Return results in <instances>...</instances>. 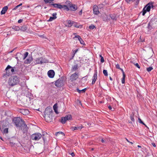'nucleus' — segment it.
Returning <instances> with one entry per match:
<instances>
[{
    "label": "nucleus",
    "instance_id": "obj_16",
    "mask_svg": "<svg viewBox=\"0 0 157 157\" xmlns=\"http://www.w3.org/2000/svg\"><path fill=\"white\" fill-rule=\"evenodd\" d=\"M51 5L53 6L54 7L56 8L60 9H62V5L59 3L52 4Z\"/></svg>",
    "mask_w": 157,
    "mask_h": 157
},
{
    "label": "nucleus",
    "instance_id": "obj_21",
    "mask_svg": "<svg viewBox=\"0 0 157 157\" xmlns=\"http://www.w3.org/2000/svg\"><path fill=\"white\" fill-rule=\"evenodd\" d=\"M82 128V125L78 126L77 125L75 127H72L71 128V129L73 131L76 130H81Z\"/></svg>",
    "mask_w": 157,
    "mask_h": 157
},
{
    "label": "nucleus",
    "instance_id": "obj_37",
    "mask_svg": "<svg viewBox=\"0 0 157 157\" xmlns=\"http://www.w3.org/2000/svg\"><path fill=\"white\" fill-rule=\"evenodd\" d=\"M153 69V68L152 67H150L147 68V70L148 72H150L151 70H152Z\"/></svg>",
    "mask_w": 157,
    "mask_h": 157
},
{
    "label": "nucleus",
    "instance_id": "obj_45",
    "mask_svg": "<svg viewBox=\"0 0 157 157\" xmlns=\"http://www.w3.org/2000/svg\"><path fill=\"white\" fill-rule=\"evenodd\" d=\"M54 0H44V1L45 3H48L50 1H53Z\"/></svg>",
    "mask_w": 157,
    "mask_h": 157
},
{
    "label": "nucleus",
    "instance_id": "obj_47",
    "mask_svg": "<svg viewBox=\"0 0 157 157\" xmlns=\"http://www.w3.org/2000/svg\"><path fill=\"white\" fill-rule=\"evenodd\" d=\"M73 25L75 27H76L77 28H79V26H78L77 25V24L76 23H75L74 24H73Z\"/></svg>",
    "mask_w": 157,
    "mask_h": 157
},
{
    "label": "nucleus",
    "instance_id": "obj_27",
    "mask_svg": "<svg viewBox=\"0 0 157 157\" xmlns=\"http://www.w3.org/2000/svg\"><path fill=\"white\" fill-rule=\"evenodd\" d=\"M134 113H132L130 115V118L132 120V121L134 122L135 121V120L134 118Z\"/></svg>",
    "mask_w": 157,
    "mask_h": 157
},
{
    "label": "nucleus",
    "instance_id": "obj_14",
    "mask_svg": "<svg viewBox=\"0 0 157 157\" xmlns=\"http://www.w3.org/2000/svg\"><path fill=\"white\" fill-rule=\"evenodd\" d=\"M93 10L94 14L97 15L99 13L98 8L97 5H95L93 6Z\"/></svg>",
    "mask_w": 157,
    "mask_h": 157
},
{
    "label": "nucleus",
    "instance_id": "obj_34",
    "mask_svg": "<svg viewBox=\"0 0 157 157\" xmlns=\"http://www.w3.org/2000/svg\"><path fill=\"white\" fill-rule=\"evenodd\" d=\"M6 122L5 121H3L1 123V124L3 128H4L6 126Z\"/></svg>",
    "mask_w": 157,
    "mask_h": 157
},
{
    "label": "nucleus",
    "instance_id": "obj_12",
    "mask_svg": "<svg viewBox=\"0 0 157 157\" xmlns=\"http://www.w3.org/2000/svg\"><path fill=\"white\" fill-rule=\"evenodd\" d=\"M53 113L52 108L50 106L47 107L44 111V115Z\"/></svg>",
    "mask_w": 157,
    "mask_h": 157
},
{
    "label": "nucleus",
    "instance_id": "obj_17",
    "mask_svg": "<svg viewBox=\"0 0 157 157\" xmlns=\"http://www.w3.org/2000/svg\"><path fill=\"white\" fill-rule=\"evenodd\" d=\"M20 112L24 115H27L29 113V111L27 109H21Z\"/></svg>",
    "mask_w": 157,
    "mask_h": 157
},
{
    "label": "nucleus",
    "instance_id": "obj_18",
    "mask_svg": "<svg viewBox=\"0 0 157 157\" xmlns=\"http://www.w3.org/2000/svg\"><path fill=\"white\" fill-rule=\"evenodd\" d=\"M32 60V56L29 57L25 61L24 63L25 64L30 63Z\"/></svg>",
    "mask_w": 157,
    "mask_h": 157
},
{
    "label": "nucleus",
    "instance_id": "obj_62",
    "mask_svg": "<svg viewBox=\"0 0 157 157\" xmlns=\"http://www.w3.org/2000/svg\"><path fill=\"white\" fill-rule=\"evenodd\" d=\"M101 142L102 143H104L105 142L104 140L103 139H102L101 140Z\"/></svg>",
    "mask_w": 157,
    "mask_h": 157
},
{
    "label": "nucleus",
    "instance_id": "obj_59",
    "mask_svg": "<svg viewBox=\"0 0 157 157\" xmlns=\"http://www.w3.org/2000/svg\"><path fill=\"white\" fill-rule=\"evenodd\" d=\"M27 98L26 99L27 101L28 100L29 101H30L31 99L30 98L27 97Z\"/></svg>",
    "mask_w": 157,
    "mask_h": 157
},
{
    "label": "nucleus",
    "instance_id": "obj_48",
    "mask_svg": "<svg viewBox=\"0 0 157 157\" xmlns=\"http://www.w3.org/2000/svg\"><path fill=\"white\" fill-rule=\"evenodd\" d=\"M116 67L117 68V69H120V65L119 64H117V65H116Z\"/></svg>",
    "mask_w": 157,
    "mask_h": 157
},
{
    "label": "nucleus",
    "instance_id": "obj_58",
    "mask_svg": "<svg viewBox=\"0 0 157 157\" xmlns=\"http://www.w3.org/2000/svg\"><path fill=\"white\" fill-rule=\"evenodd\" d=\"M125 79H122L121 82L122 83L124 84L125 83Z\"/></svg>",
    "mask_w": 157,
    "mask_h": 157
},
{
    "label": "nucleus",
    "instance_id": "obj_60",
    "mask_svg": "<svg viewBox=\"0 0 157 157\" xmlns=\"http://www.w3.org/2000/svg\"><path fill=\"white\" fill-rule=\"evenodd\" d=\"M71 155L72 156H75L74 153V152H72L71 153Z\"/></svg>",
    "mask_w": 157,
    "mask_h": 157
},
{
    "label": "nucleus",
    "instance_id": "obj_44",
    "mask_svg": "<svg viewBox=\"0 0 157 157\" xmlns=\"http://www.w3.org/2000/svg\"><path fill=\"white\" fill-rule=\"evenodd\" d=\"M94 78H97V72H95L94 76Z\"/></svg>",
    "mask_w": 157,
    "mask_h": 157
},
{
    "label": "nucleus",
    "instance_id": "obj_5",
    "mask_svg": "<svg viewBox=\"0 0 157 157\" xmlns=\"http://www.w3.org/2000/svg\"><path fill=\"white\" fill-rule=\"evenodd\" d=\"M19 81V79H8V82L9 86L12 87L17 85Z\"/></svg>",
    "mask_w": 157,
    "mask_h": 157
},
{
    "label": "nucleus",
    "instance_id": "obj_55",
    "mask_svg": "<svg viewBox=\"0 0 157 157\" xmlns=\"http://www.w3.org/2000/svg\"><path fill=\"white\" fill-rule=\"evenodd\" d=\"M108 108L110 110H111L112 111H113V110L112 109V108L111 106H110V105H109L108 106Z\"/></svg>",
    "mask_w": 157,
    "mask_h": 157
},
{
    "label": "nucleus",
    "instance_id": "obj_40",
    "mask_svg": "<svg viewBox=\"0 0 157 157\" xmlns=\"http://www.w3.org/2000/svg\"><path fill=\"white\" fill-rule=\"evenodd\" d=\"M21 136L24 138L26 139V138H27V133L23 134H23L21 135Z\"/></svg>",
    "mask_w": 157,
    "mask_h": 157
},
{
    "label": "nucleus",
    "instance_id": "obj_64",
    "mask_svg": "<svg viewBox=\"0 0 157 157\" xmlns=\"http://www.w3.org/2000/svg\"><path fill=\"white\" fill-rule=\"evenodd\" d=\"M126 140L127 141V142H129L130 141L127 139V138H126Z\"/></svg>",
    "mask_w": 157,
    "mask_h": 157
},
{
    "label": "nucleus",
    "instance_id": "obj_11",
    "mask_svg": "<svg viewBox=\"0 0 157 157\" xmlns=\"http://www.w3.org/2000/svg\"><path fill=\"white\" fill-rule=\"evenodd\" d=\"M155 23L157 24V18H154L151 19V21L148 24L147 28L149 30H151L152 29V27L151 25V24Z\"/></svg>",
    "mask_w": 157,
    "mask_h": 157
},
{
    "label": "nucleus",
    "instance_id": "obj_52",
    "mask_svg": "<svg viewBox=\"0 0 157 157\" xmlns=\"http://www.w3.org/2000/svg\"><path fill=\"white\" fill-rule=\"evenodd\" d=\"M96 79H93L92 82V84H94V83H95V82L96 81Z\"/></svg>",
    "mask_w": 157,
    "mask_h": 157
},
{
    "label": "nucleus",
    "instance_id": "obj_39",
    "mask_svg": "<svg viewBox=\"0 0 157 157\" xmlns=\"http://www.w3.org/2000/svg\"><path fill=\"white\" fill-rule=\"evenodd\" d=\"M8 128H5L3 130V133H8Z\"/></svg>",
    "mask_w": 157,
    "mask_h": 157
},
{
    "label": "nucleus",
    "instance_id": "obj_33",
    "mask_svg": "<svg viewBox=\"0 0 157 157\" xmlns=\"http://www.w3.org/2000/svg\"><path fill=\"white\" fill-rule=\"evenodd\" d=\"M28 54L29 53L28 52H26L24 54V57L23 58V59L24 60L26 58L28 55Z\"/></svg>",
    "mask_w": 157,
    "mask_h": 157
},
{
    "label": "nucleus",
    "instance_id": "obj_54",
    "mask_svg": "<svg viewBox=\"0 0 157 157\" xmlns=\"http://www.w3.org/2000/svg\"><path fill=\"white\" fill-rule=\"evenodd\" d=\"M82 10H81L79 12V14L80 15H81L82 14Z\"/></svg>",
    "mask_w": 157,
    "mask_h": 157
},
{
    "label": "nucleus",
    "instance_id": "obj_63",
    "mask_svg": "<svg viewBox=\"0 0 157 157\" xmlns=\"http://www.w3.org/2000/svg\"><path fill=\"white\" fill-rule=\"evenodd\" d=\"M123 77L122 78H125V75L124 74V73L123 74Z\"/></svg>",
    "mask_w": 157,
    "mask_h": 157
},
{
    "label": "nucleus",
    "instance_id": "obj_23",
    "mask_svg": "<svg viewBox=\"0 0 157 157\" xmlns=\"http://www.w3.org/2000/svg\"><path fill=\"white\" fill-rule=\"evenodd\" d=\"M75 37L78 38L81 44H84V42L80 36L79 35L75 36Z\"/></svg>",
    "mask_w": 157,
    "mask_h": 157
},
{
    "label": "nucleus",
    "instance_id": "obj_26",
    "mask_svg": "<svg viewBox=\"0 0 157 157\" xmlns=\"http://www.w3.org/2000/svg\"><path fill=\"white\" fill-rule=\"evenodd\" d=\"M62 8H63L64 10H65L67 11L69 10V8L68 5H62Z\"/></svg>",
    "mask_w": 157,
    "mask_h": 157
},
{
    "label": "nucleus",
    "instance_id": "obj_49",
    "mask_svg": "<svg viewBox=\"0 0 157 157\" xmlns=\"http://www.w3.org/2000/svg\"><path fill=\"white\" fill-rule=\"evenodd\" d=\"M135 66L136 67H138V68L140 69V66L139 65V64L138 63H136V64H134Z\"/></svg>",
    "mask_w": 157,
    "mask_h": 157
},
{
    "label": "nucleus",
    "instance_id": "obj_10",
    "mask_svg": "<svg viewBox=\"0 0 157 157\" xmlns=\"http://www.w3.org/2000/svg\"><path fill=\"white\" fill-rule=\"evenodd\" d=\"M55 85L57 87H60L63 86V80L61 79H58L55 82Z\"/></svg>",
    "mask_w": 157,
    "mask_h": 157
},
{
    "label": "nucleus",
    "instance_id": "obj_42",
    "mask_svg": "<svg viewBox=\"0 0 157 157\" xmlns=\"http://www.w3.org/2000/svg\"><path fill=\"white\" fill-rule=\"evenodd\" d=\"M110 17L113 20L115 19V15L114 14L111 15Z\"/></svg>",
    "mask_w": 157,
    "mask_h": 157
},
{
    "label": "nucleus",
    "instance_id": "obj_2",
    "mask_svg": "<svg viewBox=\"0 0 157 157\" xmlns=\"http://www.w3.org/2000/svg\"><path fill=\"white\" fill-rule=\"evenodd\" d=\"M15 67H12L10 65H8L6 68L5 73H4L3 75L6 77H7L10 75H11L12 74H13L15 71Z\"/></svg>",
    "mask_w": 157,
    "mask_h": 157
},
{
    "label": "nucleus",
    "instance_id": "obj_25",
    "mask_svg": "<svg viewBox=\"0 0 157 157\" xmlns=\"http://www.w3.org/2000/svg\"><path fill=\"white\" fill-rule=\"evenodd\" d=\"M74 23L73 21H68L66 25L69 27H71Z\"/></svg>",
    "mask_w": 157,
    "mask_h": 157
},
{
    "label": "nucleus",
    "instance_id": "obj_24",
    "mask_svg": "<svg viewBox=\"0 0 157 157\" xmlns=\"http://www.w3.org/2000/svg\"><path fill=\"white\" fill-rule=\"evenodd\" d=\"M76 90H77V92L78 93H84L85 92V91L86 90V89L85 88V89H82V90H80L78 89V88H77Z\"/></svg>",
    "mask_w": 157,
    "mask_h": 157
},
{
    "label": "nucleus",
    "instance_id": "obj_43",
    "mask_svg": "<svg viewBox=\"0 0 157 157\" xmlns=\"http://www.w3.org/2000/svg\"><path fill=\"white\" fill-rule=\"evenodd\" d=\"M53 109L55 110V112H56V109H57V106L56 104H55L53 106Z\"/></svg>",
    "mask_w": 157,
    "mask_h": 157
},
{
    "label": "nucleus",
    "instance_id": "obj_53",
    "mask_svg": "<svg viewBox=\"0 0 157 157\" xmlns=\"http://www.w3.org/2000/svg\"><path fill=\"white\" fill-rule=\"evenodd\" d=\"M22 5V3H21L20 4H19V5H17V6L14 9H16L18 7H19L20 6H21Z\"/></svg>",
    "mask_w": 157,
    "mask_h": 157
},
{
    "label": "nucleus",
    "instance_id": "obj_56",
    "mask_svg": "<svg viewBox=\"0 0 157 157\" xmlns=\"http://www.w3.org/2000/svg\"><path fill=\"white\" fill-rule=\"evenodd\" d=\"M22 20L20 19V20H18V22L19 23H21V22H22Z\"/></svg>",
    "mask_w": 157,
    "mask_h": 157
},
{
    "label": "nucleus",
    "instance_id": "obj_41",
    "mask_svg": "<svg viewBox=\"0 0 157 157\" xmlns=\"http://www.w3.org/2000/svg\"><path fill=\"white\" fill-rule=\"evenodd\" d=\"M60 147H56L55 148V150L57 152H58V151H57L58 150H60Z\"/></svg>",
    "mask_w": 157,
    "mask_h": 157
},
{
    "label": "nucleus",
    "instance_id": "obj_57",
    "mask_svg": "<svg viewBox=\"0 0 157 157\" xmlns=\"http://www.w3.org/2000/svg\"><path fill=\"white\" fill-rule=\"evenodd\" d=\"M151 144L153 146V147H156V145L154 143H151Z\"/></svg>",
    "mask_w": 157,
    "mask_h": 157
},
{
    "label": "nucleus",
    "instance_id": "obj_4",
    "mask_svg": "<svg viewBox=\"0 0 157 157\" xmlns=\"http://www.w3.org/2000/svg\"><path fill=\"white\" fill-rule=\"evenodd\" d=\"M154 6L152 3H148L143 9L142 15L144 16L147 12H149L151 8L152 7V8Z\"/></svg>",
    "mask_w": 157,
    "mask_h": 157
},
{
    "label": "nucleus",
    "instance_id": "obj_13",
    "mask_svg": "<svg viewBox=\"0 0 157 157\" xmlns=\"http://www.w3.org/2000/svg\"><path fill=\"white\" fill-rule=\"evenodd\" d=\"M21 128V129L23 133V134L27 133L28 130V127L25 123L24 124Z\"/></svg>",
    "mask_w": 157,
    "mask_h": 157
},
{
    "label": "nucleus",
    "instance_id": "obj_7",
    "mask_svg": "<svg viewBox=\"0 0 157 157\" xmlns=\"http://www.w3.org/2000/svg\"><path fill=\"white\" fill-rule=\"evenodd\" d=\"M35 62L36 64H42L48 62V60L45 58L41 57L37 58Z\"/></svg>",
    "mask_w": 157,
    "mask_h": 157
},
{
    "label": "nucleus",
    "instance_id": "obj_8",
    "mask_svg": "<svg viewBox=\"0 0 157 157\" xmlns=\"http://www.w3.org/2000/svg\"><path fill=\"white\" fill-rule=\"evenodd\" d=\"M53 113L44 115V117L47 122H50L52 121Z\"/></svg>",
    "mask_w": 157,
    "mask_h": 157
},
{
    "label": "nucleus",
    "instance_id": "obj_19",
    "mask_svg": "<svg viewBox=\"0 0 157 157\" xmlns=\"http://www.w3.org/2000/svg\"><path fill=\"white\" fill-rule=\"evenodd\" d=\"M8 9V7L7 6H4L2 8V9L1 12V14H3L6 13Z\"/></svg>",
    "mask_w": 157,
    "mask_h": 157
},
{
    "label": "nucleus",
    "instance_id": "obj_31",
    "mask_svg": "<svg viewBox=\"0 0 157 157\" xmlns=\"http://www.w3.org/2000/svg\"><path fill=\"white\" fill-rule=\"evenodd\" d=\"M12 29L15 31H19L20 29V28L18 26H13Z\"/></svg>",
    "mask_w": 157,
    "mask_h": 157
},
{
    "label": "nucleus",
    "instance_id": "obj_9",
    "mask_svg": "<svg viewBox=\"0 0 157 157\" xmlns=\"http://www.w3.org/2000/svg\"><path fill=\"white\" fill-rule=\"evenodd\" d=\"M71 118V115L68 114L66 115L65 117H62L60 122L62 124H64L67 121L70 120Z\"/></svg>",
    "mask_w": 157,
    "mask_h": 157
},
{
    "label": "nucleus",
    "instance_id": "obj_61",
    "mask_svg": "<svg viewBox=\"0 0 157 157\" xmlns=\"http://www.w3.org/2000/svg\"><path fill=\"white\" fill-rule=\"evenodd\" d=\"M120 70H121L122 71V73H123V74H124V71H123V70L122 68H120Z\"/></svg>",
    "mask_w": 157,
    "mask_h": 157
},
{
    "label": "nucleus",
    "instance_id": "obj_15",
    "mask_svg": "<svg viewBox=\"0 0 157 157\" xmlns=\"http://www.w3.org/2000/svg\"><path fill=\"white\" fill-rule=\"evenodd\" d=\"M55 72L53 70H50L48 72V76L50 78H53L55 75Z\"/></svg>",
    "mask_w": 157,
    "mask_h": 157
},
{
    "label": "nucleus",
    "instance_id": "obj_32",
    "mask_svg": "<svg viewBox=\"0 0 157 157\" xmlns=\"http://www.w3.org/2000/svg\"><path fill=\"white\" fill-rule=\"evenodd\" d=\"M138 120L139 121V122L140 123L142 124L143 125L145 126L147 128H148V127H147V126H146V125L143 122V121H142L141 120V119L140 118H138Z\"/></svg>",
    "mask_w": 157,
    "mask_h": 157
},
{
    "label": "nucleus",
    "instance_id": "obj_30",
    "mask_svg": "<svg viewBox=\"0 0 157 157\" xmlns=\"http://www.w3.org/2000/svg\"><path fill=\"white\" fill-rule=\"evenodd\" d=\"M78 66L77 65H74L72 68V71H75L78 69Z\"/></svg>",
    "mask_w": 157,
    "mask_h": 157
},
{
    "label": "nucleus",
    "instance_id": "obj_20",
    "mask_svg": "<svg viewBox=\"0 0 157 157\" xmlns=\"http://www.w3.org/2000/svg\"><path fill=\"white\" fill-rule=\"evenodd\" d=\"M79 74L78 72H75L71 76V78H78Z\"/></svg>",
    "mask_w": 157,
    "mask_h": 157
},
{
    "label": "nucleus",
    "instance_id": "obj_36",
    "mask_svg": "<svg viewBox=\"0 0 157 157\" xmlns=\"http://www.w3.org/2000/svg\"><path fill=\"white\" fill-rule=\"evenodd\" d=\"M103 73L105 76H107L108 75L107 71L106 70H103Z\"/></svg>",
    "mask_w": 157,
    "mask_h": 157
},
{
    "label": "nucleus",
    "instance_id": "obj_6",
    "mask_svg": "<svg viewBox=\"0 0 157 157\" xmlns=\"http://www.w3.org/2000/svg\"><path fill=\"white\" fill-rule=\"evenodd\" d=\"M66 4L68 5L70 10L75 11L77 9V6L75 4H72L69 1H67Z\"/></svg>",
    "mask_w": 157,
    "mask_h": 157
},
{
    "label": "nucleus",
    "instance_id": "obj_1",
    "mask_svg": "<svg viewBox=\"0 0 157 157\" xmlns=\"http://www.w3.org/2000/svg\"><path fill=\"white\" fill-rule=\"evenodd\" d=\"M12 122L17 127H21L25 123L24 121L20 117H15L13 119Z\"/></svg>",
    "mask_w": 157,
    "mask_h": 157
},
{
    "label": "nucleus",
    "instance_id": "obj_28",
    "mask_svg": "<svg viewBox=\"0 0 157 157\" xmlns=\"http://www.w3.org/2000/svg\"><path fill=\"white\" fill-rule=\"evenodd\" d=\"M59 134H61L63 136H65V134L64 133L61 132H57L56 134V136H58Z\"/></svg>",
    "mask_w": 157,
    "mask_h": 157
},
{
    "label": "nucleus",
    "instance_id": "obj_38",
    "mask_svg": "<svg viewBox=\"0 0 157 157\" xmlns=\"http://www.w3.org/2000/svg\"><path fill=\"white\" fill-rule=\"evenodd\" d=\"M99 56L101 58V63H103L104 62V60L103 57H102L101 55H100Z\"/></svg>",
    "mask_w": 157,
    "mask_h": 157
},
{
    "label": "nucleus",
    "instance_id": "obj_35",
    "mask_svg": "<svg viewBox=\"0 0 157 157\" xmlns=\"http://www.w3.org/2000/svg\"><path fill=\"white\" fill-rule=\"evenodd\" d=\"M95 28V26L93 25H91L89 26V28L91 30L94 29Z\"/></svg>",
    "mask_w": 157,
    "mask_h": 157
},
{
    "label": "nucleus",
    "instance_id": "obj_50",
    "mask_svg": "<svg viewBox=\"0 0 157 157\" xmlns=\"http://www.w3.org/2000/svg\"><path fill=\"white\" fill-rule=\"evenodd\" d=\"M125 2L128 3H130L131 1H132V0H125Z\"/></svg>",
    "mask_w": 157,
    "mask_h": 157
},
{
    "label": "nucleus",
    "instance_id": "obj_3",
    "mask_svg": "<svg viewBox=\"0 0 157 157\" xmlns=\"http://www.w3.org/2000/svg\"><path fill=\"white\" fill-rule=\"evenodd\" d=\"M42 137L43 142L44 144L45 143L46 140L44 137H42V135L40 133H36L33 134L31 136V138L32 140H38Z\"/></svg>",
    "mask_w": 157,
    "mask_h": 157
},
{
    "label": "nucleus",
    "instance_id": "obj_51",
    "mask_svg": "<svg viewBox=\"0 0 157 157\" xmlns=\"http://www.w3.org/2000/svg\"><path fill=\"white\" fill-rule=\"evenodd\" d=\"M10 144H11L12 146H13L15 144V143L14 142H11V141H10Z\"/></svg>",
    "mask_w": 157,
    "mask_h": 157
},
{
    "label": "nucleus",
    "instance_id": "obj_29",
    "mask_svg": "<svg viewBox=\"0 0 157 157\" xmlns=\"http://www.w3.org/2000/svg\"><path fill=\"white\" fill-rule=\"evenodd\" d=\"M27 29V27L25 25H23L22 26L21 28V30L22 31H25Z\"/></svg>",
    "mask_w": 157,
    "mask_h": 157
},
{
    "label": "nucleus",
    "instance_id": "obj_22",
    "mask_svg": "<svg viewBox=\"0 0 157 157\" xmlns=\"http://www.w3.org/2000/svg\"><path fill=\"white\" fill-rule=\"evenodd\" d=\"M56 15L57 14L56 13H53L52 14L53 17H50L49 18V19L48 20V21H53V20L56 19Z\"/></svg>",
    "mask_w": 157,
    "mask_h": 157
},
{
    "label": "nucleus",
    "instance_id": "obj_46",
    "mask_svg": "<svg viewBox=\"0 0 157 157\" xmlns=\"http://www.w3.org/2000/svg\"><path fill=\"white\" fill-rule=\"evenodd\" d=\"M78 49H76L74 51H73V56L72 57H74L75 54L76 53Z\"/></svg>",
    "mask_w": 157,
    "mask_h": 157
}]
</instances>
